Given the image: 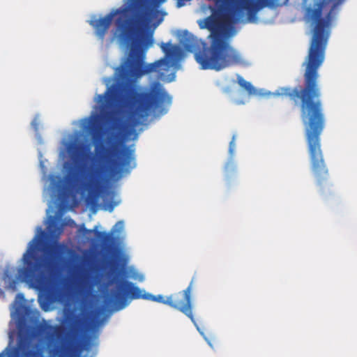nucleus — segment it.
Returning a JSON list of instances; mask_svg holds the SVG:
<instances>
[{"instance_id":"f8f14e48","label":"nucleus","mask_w":357,"mask_h":357,"mask_svg":"<svg viewBox=\"0 0 357 357\" xmlns=\"http://www.w3.org/2000/svg\"><path fill=\"white\" fill-rule=\"evenodd\" d=\"M160 47L162 50V51L164 52H165L167 54H171V52H170L171 50H169L168 47H170V49L174 48V47H172L170 43H162L161 45H160Z\"/></svg>"},{"instance_id":"0eeeda50","label":"nucleus","mask_w":357,"mask_h":357,"mask_svg":"<svg viewBox=\"0 0 357 357\" xmlns=\"http://www.w3.org/2000/svg\"><path fill=\"white\" fill-rule=\"evenodd\" d=\"M278 0H216V7L225 13V17L233 22H239L246 10L250 21L265 7H272Z\"/></svg>"},{"instance_id":"6ab92c4d","label":"nucleus","mask_w":357,"mask_h":357,"mask_svg":"<svg viewBox=\"0 0 357 357\" xmlns=\"http://www.w3.org/2000/svg\"><path fill=\"white\" fill-rule=\"evenodd\" d=\"M1 356H2V354H0V357H1Z\"/></svg>"},{"instance_id":"9b49d317","label":"nucleus","mask_w":357,"mask_h":357,"mask_svg":"<svg viewBox=\"0 0 357 357\" xmlns=\"http://www.w3.org/2000/svg\"><path fill=\"white\" fill-rule=\"evenodd\" d=\"M3 280L6 284V287L8 289H12L13 291H15L17 287V281L13 279L11 275H9L8 271H6L3 274Z\"/></svg>"},{"instance_id":"6e6552de","label":"nucleus","mask_w":357,"mask_h":357,"mask_svg":"<svg viewBox=\"0 0 357 357\" xmlns=\"http://www.w3.org/2000/svg\"><path fill=\"white\" fill-rule=\"evenodd\" d=\"M91 338L88 337L83 342H79L73 339H68L62 342L61 347L56 349L58 357H80L82 352L89 351L91 347ZM13 357H45L42 351L37 349L30 347L27 342H20L13 351Z\"/></svg>"},{"instance_id":"423d86ee","label":"nucleus","mask_w":357,"mask_h":357,"mask_svg":"<svg viewBox=\"0 0 357 357\" xmlns=\"http://www.w3.org/2000/svg\"><path fill=\"white\" fill-rule=\"evenodd\" d=\"M192 282V280L185 289L165 298L162 295L143 294L142 291L132 282L119 279L115 281L114 287L110 289L106 303L117 310L124 308L130 301L139 298L160 303L182 312L197 326L193 314V304L191 299Z\"/></svg>"},{"instance_id":"1a4fd4ad","label":"nucleus","mask_w":357,"mask_h":357,"mask_svg":"<svg viewBox=\"0 0 357 357\" xmlns=\"http://www.w3.org/2000/svg\"><path fill=\"white\" fill-rule=\"evenodd\" d=\"M237 82L241 88L244 89L248 92L249 95L256 93V90L251 83L245 80L241 76L237 77Z\"/></svg>"},{"instance_id":"aec40b11","label":"nucleus","mask_w":357,"mask_h":357,"mask_svg":"<svg viewBox=\"0 0 357 357\" xmlns=\"http://www.w3.org/2000/svg\"><path fill=\"white\" fill-rule=\"evenodd\" d=\"M0 292H1V293L2 292V291H1V289H0Z\"/></svg>"},{"instance_id":"f3484780","label":"nucleus","mask_w":357,"mask_h":357,"mask_svg":"<svg viewBox=\"0 0 357 357\" xmlns=\"http://www.w3.org/2000/svg\"><path fill=\"white\" fill-rule=\"evenodd\" d=\"M17 298H24V296H23V295H22V294H18L17 295Z\"/></svg>"},{"instance_id":"ddd939ff","label":"nucleus","mask_w":357,"mask_h":357,"mask_svg":"<svg viewBox=\"0 0 357 357\" xmlns=\"http://www.w3.org/2000/svg\"><path fill=\"white\" fill-rule=\"evenodd\" d=\"M47 226V228H54V227H60V228H64L66 226H68V225H46ZM69 226H75L77 227L78 225H69Z\"/></svg>"},{"instance_id":"20e7f679","label":"nucleus","mask_w":357,"mask_h":357,"mask_svg":"<svg viewBox=\"0 0 357 357\" xmlns=\"http://www.w3.org/2000/svg\"><path fill=\"white\" fill-rule=\"evenodd\" d=\"M58 248L36 236L28 243L22 257V266L17 271V278L40 292L47 302L63 301L74 293L87 291L91 286V276L84 272L69 283L60 275L58 266Z\"/></svg>"},{"instance_id":"dca6fc26","label":"nucleus","mask_w":357,"mask_h":357,"mask_svg":"<svg viewBox=\"0 0 357 357\" xmlns=\"http://www.w3.org/2000/svg\"><path fill=\"white\" fill-rule=\"evenodd\" d=\"M32 126L36 130H38V123L34 121L32 122Z\"/></svg>"},{"instance_id":"f03ea898","label":"nucleus","mask_w":357,"mask_h":357,"mask_svg":"<svg viewBox=\"0 0 357 357\" xmlns=\"http://www.w3.org/2000/svg\"><path fill=\"white\" fill-rule=\"evenodd\" d=\"M117 137L118 134H115L109 138L108 148L99 144L96 146V153L107 166L96 163L95 156L88 146L76 147L77 169L69 174L66 183L58 185V199L61 206L48 209L43 223H75L71 218H63V215L66 208L78 205V194L88 205L96 204L102 197L104 207L110 212L119 204L115 199V192L105 188L107 172L108 170L121 172L132 168L134 149L125 144L119 146Z\"/></svg>"},{"instance_id":"f257e3e1","label":"nucleus","mask_w":357,"mask_h":357,"mask_svg":"<svg viewBox=\"0 0 357 357\" xmlns=\"http://www.w3.org/2000/svg\"><path fill=\"white\" fill-rule=\"evenodd\" d=\"M128 6L112 10L105 17L92 19L89 24L96 36L103 40L116 15H123L128 9V18L119 16L115 22L118 38L124 44L131 45L127 59L116 68L118 81L108 87L103 94L98 96L100 111L105 119H110L121 104L126 122L116 121L114 127L125 135H129L134 128L146 121L153 112H166L165 107L171 104V97L163 86L155 82L147 89H137L135 83L138 78L156 72L167 64L165 59L146 64L147 49L153 43V31L162 22L165 13L151 8L147 3L158 7L165 0H126Z\"/></svg>"},{"instance_id":"39448f33","label":"nucleus","mask_w":357,"mask_h":357,"mask_svg":"<svg viewBox=\"0 0 357 357\" xmlns=\"http://www.w3.org/2000/svg\"><path fill=\"white\" fill-rule=\"evenodd\" d=\"M209 9L212 15L205 19L204 26L200 25V27L211 31L210 45L185 31L181 39L183 47L187 52L195 53V60L203 70L220 71L241 63L243 59L241 54L218 31L220 22L217 15L222 12L216 6H210Z\"/></svg>"},{"instance_id":"a211bd4d","label":"nucleus","mask_w":357,"mask_h":357,"mask_svg":"<svg viewBox=\"0 0 357 357\" xmlns=\"http://www.w3.org/2000/svg\"><path fill=\"white\" fill-rule=\"evenodd\" d=\"M116 223L121 224L123 223V221H118Z\"/></svg>"},{"instance_id":"2eb2a0df","label":"nucleus","mask_w":357,"mask_h":357,"mask_svg":"<svg viewBox=\"0 0 357 357\" xmlns=\"http://www.w3.org/2000/svg\"><path fill=\"white\" fill-rule=\"evenodd\" d=\"M83 324H84V321L82 319H78L77 321H76V324L79 326V327H82L83 326Z\"/></svg>"},{"instance_id":"7ed1b4c3","label":"nucleus","mask_w":357,"mask_h":357,"mask_svg":"<svg viewBox=\"0 0 357 357\" xmlns=\"http://www.w3.org/2000/svg\"><path fill=\"white\" fill-rule=\"evenodd\" d=\"M317 6V8L308 10L315 25L308 53L303 64L305 66L303 85L294 88L282 87L277 91L278 96L288 97L295 105H299L309 153H322L320 135L325 126L318 70L325 59L330 22L321 17L322 3H318Z\"/></svg>"},{"instance_id":"9d476101","label":"nucleus","mask_w":357,"mask_h":357,"mask_svg":"<svg viewBox=\"0 0 357 357\" xmlns=\"http://www.w3.org/2000/svg\"><path fill=\"white\" fill-rule=\"evenodd\" d=\"M236 170V166L234 162L232 161V160H229L225 166V176L228 181H230L233 173H234Z\"/></svg>"},{"instance_id":"4468645a","label":"nucleus","mask_w":357,"mask_h":357,"mask_svg":"<svg viewBox=\"0 0 357 357\" xmlns=\"http://www.w3.org/2000/svg\"><path fill=\"white\" fill-rule=\"evenodd\" d=\"M234 148H235V136L234 135L233 137H232L231 141L229 143V151L231 155L233 154Z\"/></svg>"}]
</instances>
